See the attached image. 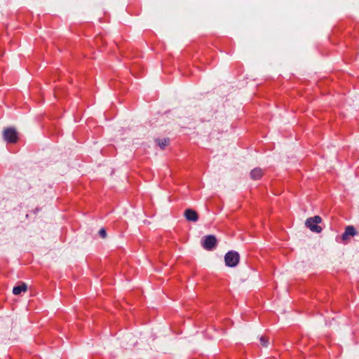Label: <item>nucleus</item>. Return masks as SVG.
<instances>
[{
  "label": "nucleus",
  "mask_w": 359,
  "mask_h": 359,
  "mask_svg": "<svg viewBox=\"0 0 359 359\" xmlns=\"http://www.w3.org/2000/svg\"><path fill=\"white\" fill-rule=\"evenodd\" d=\"M18 135V132L14 127H7L2 133L4 140L8 144L16 143L19 139Z\"/></svg>",
  "instance_id": "nucleus-1"
},
{
  "label": "nucleus",
  "mask_w": 359,
  "mask_h": 359,
  "mask_svg": "<svg viewBox=\"0 0 359 359\" xmlns=\"http://www.w3.org/2000/svg\"><path fill=\"white\" fill-rule=\"evenodd\" d=\"M240 260V255L236 251H229L224 256V262L227 266L235 267Z\"/></svg>",
  "instance_id": "nucleus-2"
},
{
  "label": "nucleus",
  "mask_w": 359,
  "mask_h": 359,
  "mask_svg": "<svg viewBox=\"0 0 359 359\" xmlns=\"http://www.w3.org/2000/svg\"><path fill=\"white\" fill-rule=\"evenodd\" d=\"M217 244V238L213 235L204 236L202 241V246L207 250H212Z\"/></svg>",
  "instance_id": "nucleus-3"
},
{
  "label": "nucleus",
  "mask_w": 359,
  "mask_h": 359,
  "mask_svg": "<svg viewBox=\"0 0 359 359\" xmlns=\"http://www.w3.org/2000/svg\"><path fill=\"white\" fill-rule=\"evenodd\" d=\"M185 218L190 222H196L198 219V215L196 211L192 209H187L184 214Z\"/></svg>",
  "instance_id": "nucleus-4"
},
{
  "label": "nucleus",
  "mask_w": 359,
  "mask_h": 359,
  "mask_svg": "<svg viewBox=\"0 0 359 359\" xmlns=\"http://www.w3.org/2000/svg\"><path fill=\"white\" fill-rule=\"evenodd\" d=\"M356 234L355 229L353 226H346L344 233L341 236V239L344 241L348 240L349 236H353Z\"/></svg>",
  "instance_id": "nucleus-5"
},
{
  "label": "nucleus",
  "mask_w": 359,
  "mask_h": 359,
  "mask_svg": "<svg viewBox=\"0 0 359 359\" xmlns=\"http://www.w3.org/2000/svg\"><path fill=\"white\" fill-rule=\"evenodd\" d=\"M264 171L261 168H255L250 172V178L253 180H258L262 178Z\"/></svg>",
  "instance_id": "nucleus-6"
},
{
  "label": "nucleus",
  "mask_w": 359,
  "mask_h": 359,
  "mask_svg": "<svg viewBox=\"0 0 359 359\" xmlns=\"http://www.w3.org/2000/svg\"><path fill=\"white\" fill-rule=\"evenodd\" d=\"M27 290V286L25 283H22L20 286H16L13 287V292L15 295H18L21 293V292H25Z\"/></svg>",
  "instance_id": "nucleus-7"
},
{
  "label": "nucleus",
  "mask_w": 359,
  "mask_h": 359,
  "mask_svg": "<svg viewBox=\"0 0 359 359\" xmlns=\"http://www.w3.org/2000/svg\"><path fill=\"white\" fill-rule=\"evenodd\" d=\"M156 142L161 149H164L169 144L170 140L166 138L163 140L158 139Z\"/></svg>",
  "instance_id": "nucleus-8"
},
{
  "label": "nucleus",
  "mask_w": 359,
  "mask_h": 359,
  "mask_svg": "<svg viewBox=\"0 0 359 359\" xmlns=\"http://www.w3.org/2000/svg\"><path fill=\"white\" fill-rule=\"evenodd\" d=\"M305 225L306 227L309 228L311 231H314V218L310 217L307 219Z\"/></svg>",
  "instance_id": "nucleus-9"
},
{
  "label": "nucleus",
  "mask_w": 359,
  "mask_h": 359,
  "mask_svg": "<svg viewBox=\"0 0 359 359\" xmlns=\"http://www.w3.org/2000/svg\"><path fill=\"white\" fill-rule=\"evenodd\" d=\"M259 341L261 342L262 346H264V347H267L269 344V339L265 337H264V336H262L259 338Z\"/></svg>",
  "instance_id": "nucleus-10"
},
{
  "label": "nucleus",
  "mask_w": 359,
  "mask_h": 359,
  "mask_svg": "<svg viewBox=\"0 0 359 359\" xmlns=\"http://www.w3.org/2000/svg\"><path fill=\"white\" fill-rule=\"evenodd\" d=\"M98 233L101 238H107V234L105 229L102 228L101 229H100Z\"/></svg>",
  "instance_id": "nucleus-11"
},
{
  "label": "nucleus",
  "mask_w": 359,
  "mask_h": 359,
  "mask_svg": "<svg viewBox=\"0 0 359 359\" xmlns=\"http://www.w3.org/2000/svg\"><path fill=\"white\" fill-rule=\"evenodd\" d=\"M323 228L317 224H316V233H320L322 231Z\"/></svg>",
  "instance_id": "nucleus-12"
},
{
  "label": "nucleus",
  "mask_w": 359,
  "mask_h": 359,
  "mask_svg": "<svg viewBox=\"0 0 359 359\" xmlns=\"http://www.w3.org/2000/svg\"><path fill=\"white\" fill-rule=\"evenodd\" d=\"M321 222H322L321 217L316 215V224L318 225V224L321 223Z\"/></svg>",
  "instance_id": "nucleus-13"
}]
</instances>
